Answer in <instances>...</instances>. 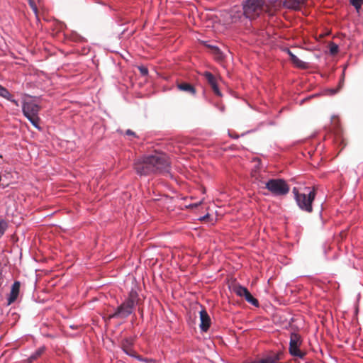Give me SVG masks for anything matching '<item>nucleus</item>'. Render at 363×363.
Returning <instances> with one entry per match:
<instances>
[{"label": "nucleus", "mask_w": 363, "mask_h": 363, "mask_svg": "<svg viewBox=\"0 0 363 363\" xmlns=\"http://www.w3.org/2000/svg\"><path fill=\"white\" fill-rule=\"evenodd\" d=\"M133 306L124 301L121 306H119L116 311L113 313L109 315V318H126L129 316L133 311Z\"/></svg>", "instance_id": "nucleus-8"}, {"label": "nucleus", "mask_w": 363, "mask_h": 363, "mask_svg": "<svg viewBox=\"0 0 363 363\" xmlns=\"http://www.w3.org/2000/svg\"><path fill=\"white\" fill-rule=\"evenodd\" d=\"M0 96L6 99H10L11 94L7 89L0 85Z\"/></svg>", "instance_id": "nucleus-21"}, {"label": "nucleus", "mask_w": 363, "mask_h": 363, "mask_svg": "<svg viewBox=\"0 0 363 363\" xmlns=\"http://www.w3.org/2000/svg\"><path fill=\"white\" fill-rule=\"evenodd\" d=\"M20 291V282L19 281H15L12 286L11 290L9 294V297L8 298V303L9 304H11L13 303L18 298V296L19 294Z\"/></svg>", "instance_id": "nucleus-13"}, {"label": "nucleus", "mask_w": 363, "mask_h": 363, "mask_svg": "<svg viewBox=\"0 0 363 363\" xmlns=\"http://www.w3.org/2000/svg\"><path fill=\"white\" fill-rule=\"evenodd\" d=\"M133 339L132 337L125 338L121 342V347L125 353L131 357L139 358L133 349Z\"/></svg>", "instance_id": "nucleus-9"}, {"label": "nucleus", "mask_w": 363, "mask_h": 363, "mask_svg": "<svg viewBox=\"0 0 363 363\" xmlns=\"http://www.w3.org/2000/svg\"><path fill=\"white\" fill-rule=\"evenodd\" d=\"M177 87L179 91L189 94L192 96H194L196 92L195 87L188 82H178L177 83Z\"/></svg>", "instance_id": "nucleus-12"}, {"label": "nucleus", "mask_w": 363, "mask_h": 363, "mask_svg": "<svg viewBox=\"0 0 363 363\" xmlns=\"http://www.w3.org/2000/svg\"><path fill=\"white\" fill-rule=\"evenodd\" d=\"M203 76L206 80V82L208 83V84L211 86L215 94H216L217 96H221V93L218 89L217 81L215 76L209 72H205L203 74Z\"/></svg>", "instance_id": "nucleus-10"}, {"label": "nucleus", "mask_w": 363, "mask_h": 363, "mask_svg": "<svg viewBox=\"0 0 363 363\" xmlns=\"http://www.w3.org/2000/svg\"><path fill=\"white\" fill-rule=\"evenodd\" d=\"M138 69L140 72V74L143 75V76H146L148 74V69L147 67H143V66H140L138 67Z\"/></svg>", "instance_id": "nucleus-26"}, {"label": "nucleus", "mask_w": 363, "mask_h": 363, "mask_svg": "<svg viewBox=\"0 0 363 363\" xmlns=\"http://www.w3.org/2000/svg\"><path fill=\"white\" fill-rule=\"evenodd\" d=\"M232 291L238 296L243 297L248 303L254 306H259V301L257 298H254L250 292L246 287L241 286L239 284H233L230 286Z\"/></svg>", "instance_id": "nucleus-7"}, {"label": "nucleus", "mask_w": 363, "mask_h": 363, "mask_svg": "<svg viewBox=\"0 0 363 363\" xmlns=\"http://www.w3.org/2000/svg\"><path fill=\"white\" fill-rule=\"evenodd\" d=\"M8 100L10 101L11 103H13L15 106H19L18 101L13 99L11 94L10 96V99H8Z\"/></svg>", "instance_id": "nucleus-28"}, {"label": "nucleus", "mask_w": 363, "mask_h": 363, "mask_svg": "<svg viewBox=\"0 0 363 363\" xmlns=\"http://www.w3.org/2000/svg\"><path fill=\"white\" fill-rule=\"evenodd\" d=\"M350 2L359 11L363 4V0H350Z\"/></svg>", "instance_id": "nucleus-22"}, {"label": "nucleus", "mask_w": 363, "mask_h": 363, "mask_svg": "<svg viewBox=\"0 0 363 363\" xmlns=\"http://www.w3.org/2000/svg\"><path fill=\"white\" fill-rule=\"evenodd\" d=\"M265 188L275 196L286 195L290 190L289 185L282 179H271L265 183Z\"/></svg>", "instance_id": "nucleus-4"}, {"label": "nucleus", "mask_w": 363, "mask_h": 363, "mask_svg": "<svg viewBox=\"0 0 363 363\" xmlns=\"http://www.w3.org/2000/svg\"><path fill=\"white\" fill-rule=\"evenodd\" d=\"M220 16L224 24H230L234 23V21H231V16H230V13L228 11H223L220 14Z\"/></svg>", "instance_id": "nucleus-19"}, {"label": "nucleus", "mask_w": 363, "mask_h": 363, "mask_svg": "<svg viewBox=\"0 0 363 363\" xmlns=\"http://www.w3.org/2000/svg\"><path fill=\"white\" fill-rule=\"evenodd\" d=\"M7 228V223L3 220H0V238L4 235L6 229Z\"/></svg>", "instance_id": "nucleus-24"}, {"label": "nucleus", "mask_w": 363, "mask_h": 363, "mask_svg": "<svg viewBox=\"0 0 363 363\" xmlns=\"http://www.w3.org/2000/svg\"><path fill=\"white\" fill-rule=\"evenodd\" d=\"M43 352H44L43 348H40L38 350H37L33 354H32L30 357V358H29L30 362H32V361L36 359L38 357H39L43 354Z\"/></svg>", "instance_id": "nucleus-23"}, {"label": "nucleus", "mask_w": 363, "mask_h": 363, "mask_svg": "<svg viewBox=\"0 0 363 363\" xmlns=\"http://www.w3.org/2000/svg\"><path fill=\"white\" fill-rule=\"evenodd\" d=\"M282 355V352H278L272 355L268 356L265 358H263L257 362L256 363H279V361L280 360Z\"/></svg>", "instance_id": "nucleus-15"}, {"label": "nucleus", "mask_w": 363, "mask_h": 363, "mask_svg": "<svg viewBox=\"0 0 363 363\" xmlns=\"http://www.w3.org/2000/svg\"><path fill=\"white\" fill-rule=\"evenodd\" d=\"M230 16H231V21H234V23L237 22L240 19V18L244 15L243 10L242 11L240 7L235 6L230 11Z\"/></svg>", "instance_id": "nucleus-16"}, {"label": "nucleus", "mask_w": 363, "mask_h": 363, "mask_svg": "<svg viewBox=\"0 0 363 363\" xmlns=\"http://www.w3.org/2000/svg\"><path fill=\"white\" fill-rule=\"evenodd\" d=\"M307 0H284V6L293 10H299Z\"/></svg>", "instance_id": "nucleus-14"}, {"label": "nucleus", "mask_w": 363, "mask_h": 363, "mask_svg": "<svg viewBox=\"0 0 363 363\" xmlns=\"http://www.w3.org/2000/svg\"><path fill=\"white\" fill-rule=\"evenodd\" d=\"M291 61L293 64L299 68H306V62L299 60L295 55H291V57L290 58Z\"/></svg>", "instance_id": "nucleus-18"}, {"label": "nucleus", "mask_w": 363, "mask_h": 363, "mask_svg": "<svg viewBox=\"0 0 363 363\" xmlns=\"http://www.w3.org/2000/svg\"><path fill=\"white\" fill-rule=\"evenodd\" d=\"M29 4H30V6H31V8L33 9V11H34L35 13H37V12H38V9H37V7H36V6H35V3L33 2V0H31V1H30V0H29Z\"/></svg>", "instance_id": "nucleus-27"}, {"label": "nucleus", "mask_w": 363, "mask_h": 363, "mask_svg": "<svg viewBox=\"0 0 363 363\" xmlns=\"http://www.w3.org/2000/svg\"><path fill=\"white\" fill-rule=\"evenodd\" d=\"M133 167L140 176L154 174H169L170 162L168 157L162 152L143 156L135 160Z\"/></svg>", "instance_id": "nucleus-1"}, {"label": "nucleus", "mask_w": 363, "mask_h": 363, "mask_svg": "<svg viewBox=\"0 0 363 363\" xmlns=\"http://www.w3.org/2000/svg\"><path fill=\"white\" fill-rule=\"evenodd\" d=\"M330 47V52L332 55H336L338 52L339 48L337 45L334 43H331L329 45Z\"/></svg>", "instance_id": "nucleus-25"}, {"label": "nucleus", "mask_w": 363, "mask_h": 363, "mask_svg": "<svg viewBox=\"0 0 363 363\" xmlns=\"http://www.w3.org/2000/svg\"><path fill=\"white\" fill-rule=\"evenodd\" d=\"M211 48L212 49V52L214 55L216 60H223L224 58V56H223L222 52L219 50V48L217 47H215V46H211Z\"/></svg>", "instance_id": "nucleus-20"}, {"label": "nucleus", "mask_w": 363, "mask_h": 363, "mask_svg": "<svg viewBox=\"0 0 363 363\" xmlns=\"http://www.w3.org/2000/svg\"><path fill=\"white\" fill-rule=\"evenodd\" d=\"M287 53L290 56V58L291 57V55H294L289 49H287Z\"/></svg>", "instance_id": "nucleus-30"}, {"label": "nucleus", "mask_w": 363, "mask_h": 363, "mask_svg": "<svg viewBox=\"0 0 363 363\" xmlns=\"http://www.w3.org/2000/svg\"><path fill=\"white\" fill-rule=\"evenodd\" d=\"M125 134L127 135L135 136V133L133 131H132L131 130H129V129L126 130Z\"/></svg>", "instance_id": "nucleus-29"}, {"label": "nucleus", "mask_w": 363, "mask_h": 363, "mask_svg": "<svg viewBox=\"0 0 363 363\" xmlns=\"http://www.w3.org/2000/svg\"><path fill=\"white\" fill-rule=\"evenodd\" d=\"M264 0H246L243 4V13L246 18L253 19L262 12Z\"/></svg>", "instance_id": "nucleus-5"}, {"label": "nucleus", "mask_w": 363, "mask_h": 363, "mask_svg": "<svg viewBox=\"0 0 363 363\" xmlns=\"http://www.w3.org/2000/svg\"><path fill=\"white\" fill-rule=\"evenodd\" d=\"M199 313L201 320V330L203 332H206L211 325V318L206 310H201Z\"/></svg>", "instance_id": "nucleus-11"}, {"label": "nucleus", "mask_w": 363, "mask_h": 363, "mask_svg": "<svg viewBox=\"0 0 363 363\" xmlns=\"http://www.w3.org/2000/svg\"><path fill=\"white\" fill-rule=\"evenodd\" d=\"M138 301L139 297L138 293L136 291L131 290V291L129 293L128 298L125 301L134 307Z\"/></svg>", "instance_id": "nucleus-17"}, {"label": "nucleus", "mask_w": 363, "mask_h": 363, "mask_svg": "<svg viewBox=\"0 0 363 363\" xmlns=\"http://www.w3.org/2000/svg\"><path fill=\"white\" fill-rule=\"evenodd\" d=\"M302 342V338L299 334L296 333H291L289 352L291 356L299 359L305 357L306 352L300 350Z\"/></svg>", "instance_id": "nucleus-6"}, {"label": "nucleus", "mask_w": 363, "mask_h": 363, "mask_svg": "<svg viewBox=\"0 0 363 363\" xmlns=\"http://www.w3.org/2000/svg\"><path fill=\"white\" fill-rule=\"evenodd\" d=\"M41 110V106L36 102L35 99L32 96L26 98L22 104L23 113L32 125L38 130H41L40 126V119L38 113Z\"/></svg>", "instance_id": "nucleus-2"}, {"label": "nucleus", "mask_w": 363, "mask_h": 363, "mask_svg": "<svg viewBox=\"0 0 363 363\" xmlns=\"http://www.w3.org/2000/svg\"><path fill=\"white\" fill-rule=\"evenodd\" d=\"M293 194L300 209L309 213L313 212L312 203L316 196V190L314 187L307 193H301L297 188L294 187Z\"/></svg>", "instance_id": "nucleus-3"}]
</instances>
